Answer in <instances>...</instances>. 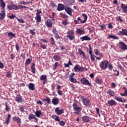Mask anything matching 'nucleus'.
<instances>
[{
	"instance_id": "864d4df0",
	"label": "nucleus",
	"mask_w": 127,
	"mask_h": 127,
	"mask_svg": "<svg viewBox=\"0 0 127 127\" xmlns=\"http://www.w3.org/2000/svg\"><path fill=\"white\" fill-rule=\"evenodd\" d=\"M113 68H114V66H113V64H110L108 65V69L110 71H112Z\"/></svg>"
},
{
	"instance_id": "2f4dec72",
	"label": "nucleus",
	"mask_w": 127,
	"mask_h": 127,
	"mask_svg": "<svg viewBox=\"0 0 127 127\" xmlns=\"http://www.w3.org/2000/svg\"><path fill=\"white\" fill-rule=\"evenodd\" d=\"M24 8H26V6L21 5H16V10H18V9H23Z\"/></svg>"
},
{
	"instance_id": "0e129e2a",
	"label": "nucleus",
	"mask_w": 127,
	"mask_h": 127,
	"mask_svg": "<svg viewBox=\"0 0 127 127\" xmlns=\"http://www.w3.org/2000/svg\"><path fill=\"white\" fill-rule=\"evenodd\" d=\"M54 34L55 36V37H56V38H57L58 39H60V37L59 36V35L58 34H57V33H56V32L54 33Z\"/></svg>"
},
{
	"instance_id": "f704fd0d",
	"label": "nucleus",
	"mask_w": 127,
	"mask_h": 127,
	"mask_svg": "<svg viewBox=\"0 0 127 127\" xmlns=\"http://www.w3.org/2000/svg\"><path fill=\"white\" fill-rule=\"evenodd\" d=\"M11 116V115H10V114H8L7 117L6 119V121L4 123V124H5V125H8L9 124V121L10 120Z\"/></svg>"
},
{
	"instance_id": "774afa93",
	"label": "nucleus",
	"mask_w": 127,
	"mask_h": 127,
	"mask_svg": "<svg viewBox=\"0 0 127 127\" xmlns=\"http://www.w3.org/2000/svg\"><path fill=\"white\" fill-rule=\"evenodd\" d=\"M108 28H110V29H112V28H113V24H112V23H110L109 24H108Z\"/></svg>"
},
{
	"instance_id": "7ed1b4c3",
	"label": "nucleus",
	"mask_w": 127,
	"mask_h": 127,
	"mask_svg": "<svg viewBox=\"0 0 127 127\" xmlns=\"http://www.w3.org/2000/svg\"><path fill=\"white\" fill-rule=\"evenodd\" d=\"M55 112L57 115L60 116V115L64 114V109L61 107H57L55 110Z\"/></svg>"
},
{
	"instance_id": "c756f323",
	"label": "nucleus",
	"mask_w": 127,
	"mask_h": 127,
	"mask_svg": "<svg viewBox=\"0 0 127 127\" xmlns=\"http://www.w3.org/2000/svg\"><path fill=\"white\" fill-rule=\"evenodd\" d=\"M107 94L110 96V97H115V92L111 89H109L107 91Z\"/></svg>"
},
{
	"instance_id": "3c124183",
	"label": "nucleus",
	"mask_w": 127,
	"mask_h": 127,
	"mask_svg": "<svg viewBox=\"0 0 127 127\" xmlns=\"http://www.w3.org/2000/svg\"><path fill=\"white\" fill-rule=\"evenodd\" d=\"M50 4H51V6L53 8H54L56 6V4H55L54 1H50Z\"/></svg>"
},
{
	"instance_id": "ea45409f",
	"label": "nucleus",
	"mask_w": 127,
	"mask_h": 127,
	"mask_svg": "<svg viewBox=\"0 0 127 127\" xmlns=\"http://www.w3.org/2000/svg\"><path fill=\"white\" fill-rule=\"evenodd\" d=\"M62 24H63V25H67L69 24V20H68V19H64L62 21Z\"/></svg>"
},
{
	"instance_id": "2eb2a0df",
	"label": "nucleus",
	"mask_w": 127,
	"mask_h": 127,
	"mask_svg": "<svg viewBox=\"0 0 127 127\" xmlns=\"http://www.w3.org/2000/svg\"><path fill=\"white\" fill-rule=\"evenodd\" d=\"M4 17H5V10H2L0 13V20H3Z\"/></svg>"
},
{
	"instance_id": "39448f33",
	"label": "nucleus",
	"mask_w": 127,
	"mask_h": 127,
	"mask_svg": "<svg viewBox=\"0 0 127 127\" xmlns=\"http://www.w3.org/2000/svg\"><path fill=\"white\" fill-rule=\"evenodd\" d=\"M80 82L83 85H86V86H89V87H91L92 86V84L90 82H89V80L88 79H86L85 77H83L80 79Z\"/></svg>"
},
{
	"instance_id": "8fccbe9b",
	"label": "nucleus",
	"mask_w": 127,
	"mask_h": 127,
	"mask_svg": "<svg viewBox=\"0 0 127 127\" xmlns=\"http://www.w3.org/2000/svg\"><path fill=\"white\" fill-rule=\"evenodd\" d=\"M118 67L119 68V69H120V70L122 71V72H125V68L123 67V66H122L121 64H119Z\"/></svg>"
},
{
	"instance_id": "e2e57ef3",
	"label": "nucleus",
	"mask_w": 127,
	"mask_h": 127,
	"mask_svg": "<svg viewBox=\"0 0 127 127\" xmlns=\"http://www.w3.org/2000/svg\"><path fill=\"white\" fill-rule=\"evenodd\" d=\"M60 125L62 126V127H64L65 126V122L63 121H60Z\"/></svg>"
},
{
	"instance_id": "13d9d810",
	"label": "nucleus",
	"mask_w": 127,
	"mask_h": 127,
	"mask_svg": "<svg viewBox=\"0 0 127 127\" xmlns=\"http://www.w3.org/2000/svg\"><path fill=\"white\" fill-rule=\"evenodd\" d=\"M40 13H42V11L37 9V12L36 13V15H40Z\"/></svg>"
},
{
	"instance_id": "4be33fe9",
	"label": "nucleus",
	"mask_w": 127,
	"mask_h": 127,
	"mask_svg": "<svg viewBox=\"0 0 127 127\" xmlns=\"http://www.w3.org/2000/svg\"><path fill=\"white\" fill-rule=\"evenodd\" d=\"M108 104L109 105V106H116L117 105V102L113 99L109 100L108 101Z\"/></svg>"
},
{
	"instance_id": "aec40b11",
	"label": "nucleus",
	"mask_w": 127,
	"mask_h": 127,
	"mask_svg": "<svg viewBox=\"0 0 127 127\" xmlns=\"http://www.w3.org/2000/svg\"><path fill=\"white\" fill-rule=\"evenodd\" d=\"M121 7L122 8L123 12L127 13V6L126 4L122 3L121 5Z\"/></svg>"
},
{
	"instance_id": "4468645a",
	"label": "nucleus",
	"mask_w": 127,
	"mask_h": 127,
	"mask_svg": "<svg viewBox=\"0 0 127 127\" xmlns=\"http://www.w3.org/2000/svg\"><path fill=\"white\" fill-rule=\"evenodd\" d=\"M81 119L84 123H90V118L87 116H82Z\"/></svg>"
},
{
	"instance_id": "338daca9",
	"label": "nucleus",
	"mask_w": 127,
	"mask_h": 127,
	"mask_svg": "<svg viewBox=\"0 0 127 127\" xmlns=\"http://www.w3.org/2000/svg\"><path fill=\"white\" fill-rule=\"evenodd\" d=\"M25 53H22L20 55V57H22L23 59H25Z\"/></svg>"
},
{
	"instance_id": "f3484780",
	"label": "nucleus",
	"mask_w": 127,
	"mask_h": 127,
	"mask_svg": "<svg viewBox=\"0 0 127 127\" xmlns=\"http://www.w3.org/2000/svg\"><path fill=\"white\" fill-rule=\"evenodd\" d=\"M52 103L53 105H58V104H59V99H58V98L57 97H54L52 99Z\"/></svg>"
},
{
	"instance_id": "a19ab883",
	"label": "nucleus",
	"mask_w": 127,
	"mask_h": 127,
	"mask_svg": "<svg viewBox=\"0 0 127 127\" xmlns=\"http://www.w3.org/2000/svg\"><path fill=\"white\" fill-rule=\"evenodd\" d=\"M115 99L118 102H120L121 103H124V102H125V101H124V100H123L122 97H116Z\"/></svg>"
},
{
	"instance_id": "c85d7f7f",
	"label": "nucleus",
	"mask_w": 127,
	"mask_h": 127,
	"mask_svg": "<svg viewBox=\"0 0 127 127\" xmlns=\"http://www.w3.org/2000/svg\"><path fill=\"white\" fill-rule=\"evenodd\" d=\"M81 16L84 18L83 22H84V23L87 22V20H88V15L86 13H82Z\"/></svg>"
},
{
	"instance_id": "7c9ffc66",
	"label": "nucleus",
	"mask_w": 127,
	"mask_h": 127,
	"mask_svg": "<svg viewBox=\"0 0 127 127\" xmlns=\"http://www.w3.org/2000/svg\"><path fill=\"white\" fill-rule=\"evenodd\" d=\"M35 115L37 118H40V116H42L43 114L41 113V111L37 110L35 113Z\"/></svg>"
},
{
	"instance_id": "a18cd8bd",
	"label": "nucleus",
	"mask_w": 127,
	"mask_h": 127,
	"mask_svg": "<svg viewBox=\"0 0 127 127\" xmlns=\"http://www.w3.org/2000/svg\"><path fill=\"white\" fill-rule=\"evenodd\" d=\"M69 79L71 83H77V79L74 78V77L69 78Z\"/></svg>"
},
{
	"instance_id": "680f3d73",
	"label": "nucleus",
	"mask_w": 127,
	"mask_h": 127,
	"mask_svg": "<svg viewBox=\"0 0 127 127\" xmlns=\"http://www.w3.org/2000/svg\"><path fill=\"white\" fill-rule=\"evenodd\" d=\"M4 67V64L1 62H0V69H2Z\"/></svg>"
},
{
	"instance_id": "72a5a7b5",
	"label": "nucleus",
	"mask_w": 127,
	"mask_h": 127,
	"mask_svg": "<svg viewBox=\"0 0 127 127\" xmlns=\"http://www.w3.org/2000/svg\"><path fill=\"white\" fill-rule=\"evenodd\" d=\"M31 61H32V60H30L29 58L27 59L25 62V66H28L31 63Z\"/></svg>"
},
{
	"instance_id": "4d7b16f0",
	"label": "nucleus",
	"mask_w": 127,
	"mask_h": 127,
	"mask_svg": "<svg viewBox=\"0 0 127 127\" xmlns=\"http://www.w3.org/2000/svg\"><path fill=\"white\" fill-rule=\"evenodd\" d=\"M8 17H9V18H10V19H14V18H15V17H16V16L15 15H14V14H12L11 15H9Z\"/></svg>"
},
{
	"instance_id": "603ef678",
	"label": "nucleus",
	"mask_w": 127,
	"mask_h": 127,
	"mask_svg": "<svg viewBox=\"0 0 127 127\" xmlns=\"http://www.w3.org/2000/svg\"><path fill=\"white\" fill-rule=\"evenodd\" d=\"M99 27H100L99 29L104 30V29H105L106 28V25L102 24L101 25H100Z\"/></svg>"
},
{
	"instance_id": "412c9836",
	"label": "nucleus",
	"mask_w": 127,
	"mask_h": 127,
	"mask_svg": "<svg viewBox=\"0 0 127 127\" xmlns=\"http://www.w3.org/2000/svg\"><path fill=\"white\" fill-rule=\"evenodd\" d=\"M15 101H16L17 103H22V96L19 95L18 96L16 97Z\"/></svg>"
},
{
	"instance_id": "49530a36",
	"label": "nucleus",
	"mask_w": 127,
	"mask_h": 127,
	"mask_svg": "<svg viewBox=\"0 0 127 127\" xmlns=\"http://www.w3.org/2000/svg\"><path fill=\"white\" fill-rule=\"evenodd\" d=\"M5 107L4 110L6 111V112H9V107H8V105H7V102L5 103Z\"/></svg>"
},
{
	"instance_id": "bf43d9fd",
	"label": "nucleus",
	"mask_w": 127,
	"mask_h": 127,
	"mask_svg": "<svg viewBox=\"0 0 127 127\" xmlns=\"http://www.w3.org/2000/svg\"><path fill=\"white\" fill-rule=\"evenodd\" d=\"M90 59L91 62H95V57L94 56V55L90 56Z\"/></svg>"
},
{
	"instance_id": "a211bd4d",
	"label": "nucleus",
	"mask_w": 127,
	"mask_h": 127,
	"mask_svg": "<svg viewBox=\"0 0 127 127\" xmlns=\"http://www.w3.org/2000/svg\"><path fill=\"white\" fill-rule=\"evenodd\" d=\"M64 4L59 3V4H58V7H57V9L58 11H61V10H64Z\"/></svg>"
},
{
	"instance_id": "37998d69",
	"label": "nucleus",
	"mask_w": 127,
	"mask_h": 127,
	"mask_svg": "<svg viewBox=\"0 0 127 127\" xmlns=\"http://www.w3.org/2000/svg\"><path fill=\"white\" fill-rule=\"evenodd\" d=\"M116 20H117V21H120V22L121 23L123 22V18H122V17L121 16L116 17Z\"/></svg>"
},
{
	"instance_id": "dca6fc26",
	"label": "nucleus",
	"mask_w": 127,
	"mask_h": 127,
	"mask_svg": "<svg viewBox=\"0 0 127 127\" xmlns=\"http://www.w3.org/2000/svg\"><path fill=\"white\" fill-rule=\"evenodd\" d=\"M78 53L79 55H82V57H83L84 59H85V60H87V56H86V54H85V53L84 51H82V50L79 49L78 50Z\"/></svg>"
},
{
	"instance_id": "58836bf2",
	"label": "nucleus",
	"mask_w": 127,
	"mask_h": 127,
	"mask_svg": "<svg viewBox=\"0 0 127 127\" xmlns=\"http://www.w3.org/2000/svg\"><path fill=\"white\" fill-rule=\"evenodd\" d=\"M95 82L96 84H102V82H103V80L99 79V78L96 77Z\"/></svg>"
},
{
	"instance_id": "09e8293b",
	"label": "nucleus",
	"mask_w": 127,
	"mask_h": 127,
	"mask_svg": "<svg viewBox=\"0 0 127 127\" xmlns=\"http://www.w3.org/2000/svg\"><path fill=\"white\" fill-rule=\"evenodd\" d=\"M17 20H18V21H19V22H20V23H25V21H24V20H23V19H22V18H21L20 19H18L17 18H16Z\"/></svg>"
},
{
	"instance_id": "f03ea898",
	"label": "nucleus",
	"mask_w": 127,
	"mask_h": 127,
	"mask_svg": "<svg viewBox=\"0 0 127 127\" xmlns=\"http://www.w3.org/2000/svg\"><path fill=\"white\" fill-rule=\"evenodd\" d=\"M108 65L109 62L107 60H104L100 63L99 66L102 70H106L108 68Z\"/></svg>"
},
{
	"instance_id": "6ab92c4d",
	"label": "nucleus",
	"mask_w": 127,
	"mask_h": 127,
	"mask_svg": "<svg viewBox=\"0 0 127 127\" xmlns=\"http://www.w3.org/2000/svg\"><path fill=\"white\" fill-rule=\"evenodd\" d=\"M79 21H80V23H82V24L85 23L84 22V21L81 19V18L80 17H78L77 18V20L74 19L73 22L74 23H75V24H78L79 23Z\"/></svg>"
},
{
	"instance_id": "ddd939ff",
	"label": "nucleus",
	"mask_w": 127,
	"mask_h": 127,
	"mask_svg": "<svg viewBox=\"0 0 127 127\" xmlns=\"http://www.w3.org/2000/svg\"><path fill=\"white\" fill-rule=\"evenodd\" d=\"M64 9L66 12V13H67V14H69V15H70V16H72V9H71V8L68 7V6H66L64 8Z\"/></svg>"
},
{
	"instance_id": "9b49d317",
	"label": "nucleus",
	"mask_w": 127,
	"mask_h": 127,
	"mask_svg": "<svg viewBox=\"0 0 127 127\" xmlns=\"http://www.w3.org/2000/svg\"><path fill=\"white\" fill-rule=\"evenodd\" d=\"M45 24L47 27L50 28V27H52V25H53V23H52V21L50 19H47L45 22Z\"/></svg>"
},
{
	"instance_id": "cd10ccee",
	"label": "nucleus",
	"mask_w": 127,
	"mask_h": 127,
	"mask_svg": "<svg viewBox=\"0 0 127 127\" xmlns=\"http://www.w3.org/2000/svg\"><path fill=\"white\" fill-rule=\"evenodd\" d=\"M123 89L124 90V93H121L120 95L122 96V97H126L127 96V89L125 87H123Z\"/></svg>"
},
{
	"instance_id": "5fc2aeb1",
	"label": "nucleus",
	"mask_w": 127,
	"mask_h": 127,
	"mask_svg": "<svg viewBox=\"0 0 127 127\" xmlns=\"http://www.w3.org/2000/svg\"><path fill=\"white\" fill-rule=\"evenodd\" d=\"M58 66V63H55L54 65H53L54 70H56L57 69V66Z\"/></svg>"
},
{
	"instance_id": "de8ad7c7",
	"label": "nucleus",
	"mask_w": 127,
	"mask_h": 127,
	"mask_svg": "<svg viewBox=\"0 0 127 127\" xmlns=\"http://www.w3.org/2000/svg\"><path fill=\"white\" fill-rule=\"evenodd\" d=\"M109 38H112V39H119V37L116 36L115 35H110L108 36Z\"/></svg>"
},
{
	"instance_id": "473e14b6",
	"label": "nucleus",
	"mask_w": 127,
	"mask_h": 127,
	"mask_svg": "<svg viewBox=\"0 0 127 127\" xmlns=\"http://www.w3.org/2000/svg\"><path fill=\"white\" fill-rule=\"evenodd\" d=\"M31 69L33 74H35V64L32 63V65H31Z\"/></svg>"
},
{
	"instance_id": "c03bdc74",
	"label": "nucleus",
	"mask_w": 127,
	"mask_h": 127,
	"mask_svg": "<svg viewBox=\"0 0 127 127\" xmlns=\"http://www.w3.org/2000/svg\"><path fill=\"white\" fill-rule=\"evenodd\" d=\"M8 37H10L11 38H15V34H13L11 32L8 33Z\"/></svg>"
},
{
	"instance_id": "69168bd1",
	"label": "nucleus",
	"mask_w": 127,
	"mask_h": 127,
	"mask_svg": "<svg viewBox=\"0 0 127 127\" xmlns=\"http://www.w3.org/2000/svg\"><path fill=\"white\" fill-rule=\"evenodd\" d=\"M15 48H16V50H17V52H18V51H19V46L18 45V44H16L15 45Z\"/></svg>"
},
{
	"instance_id": "f8f14e48",
	"label": "nucleus",
	"mask_w": 127,
	"mask_h": 127,
	"mask_svg": "<svg viewBox=\"0 0 127 127\" xmlns=\"http://www.w3.org/2000/svg\"><path fill=\"white\" fill-rule=\"evenodd\" d=\"M7 8L9 9V10H16V5L15 4H11L10 5H8L7 6Z\"/></svg>"
},
{
	"instance_id": "393cba45",
	"label": "nucleus",
	"mask_w": 127,
	"mask_h": 127,
	"mask_svg": "<svg viewBox=\"0 0 127 127\" xmlns=\"http://www.w3.org/2000/svg\"><path fill=\"white\" fill-rule=\"evenodd\" d=\"M28 88L29 90L34 91V90H35V85L33 83H30L28 84Z\"/></svg>"
},
{
	"instance_id": "4c0bfd02",
	"label": "nucleus",
	"mask_w": 127,
	"mask_h": 127,
	"mask_svg": "<svg viewBox=\"0 0 127 127\" xmlns=\"http://www.w3.org/2000/svg\"><path fill=\"white\" fill-rule=\"evenodd\" d=\"M35 20H36L37 22H41V15H36Z\"/></svg>"
},
{
	"instance_id": "b1692460",
	"label": "nucleus",
	"mask_w": 127,
	"mask_h": 127,
	"mask_svg": "<svg viewBox=\"0 0 127 127\" xmlns=\"http://www.w3.org/2000/svg\"><path fill=\"white\" fill-rule=\"evenodd\" d=\"M0 6L2 7L1 8L2 10H5V3L4 2V1H3V0H0Z\"/></svg>"
},
{
	"instance_id": "a878e982",
	"label": "nucleus",
	"mask_w": 127,
	"mask_h": 127,
	"mask_svg": "<svg viewBox=\"0 0 127 127\" xmlns=\"http://www.w3.org/2000/svg\"><path fill=\"white\" fill-rule=\"evenodd\" d=\"M52 119L55 120L56 122H60V117L59 116L53 115H52Z\"/></svg>"
},
{
	"instance_id": "6e6552de",
	"label": "nucleus",
	"mask_w": 127,
	"mask_h": 127,
	"mask_svg": "<svg viewBox=\"0 0 127 127\" xmlns=\"http://www.w3.org/2000/svg\"><path fill=\"white\" fill-rule=\"evenodd\" d=\"M40 80L42 81L43 85H45L47 81V76L46 75H42L40 77Z\"/></svg>"
},
{
	"instance_id": "052dcab7",
	"label": "nucleus",
	"mask_w": 127,
	"mask_h": 127,
	"mask_svg": "<svg viewBox=\"0 0 127 127\" xmlns=\"http://www.w3.org/2000/svg\"><path fill=\"white\" fill-rule=\"evenodd\" d=\"M40 47L41 48H42V49H46V45L41 43Z\"/></svg>"
},
{
	"instance_id": "9d476101",
	"label": "nucleus",
	"mask_w": 127,
	"mask_h": 127,
	"mask_svg": "<svg viewBox=\"0 0 127 127\" xmlns=\"http://www.w3.org/2000/svg\"><path fill=\"white\" fill-rule=\"evenodd\" d=\"M74 32L67 33V35L66 36V37H68L69 40H74V39H75V36H74Z\"/></svg>"
},
{
	"instance_id": "6e6d98bb",
	"label": "nucleus",
	"mask_w": 127,
	"mask_h": 127,
	"mask_svg": "<svg viewBox=\"0 0 127 127\" xmlns=\"http://www.w3.org/2000/svg\"><path fill=\"white\" fill-rule=\"evenodd\" d=\"M62 17L64 19H67V18H68V17H69V16L66 14H63Z\"/></svg>"
},
{
	"instance_id": "bb28decb",
	"label": "nucleus",
	"mask_w": 127,
	"mask_h": 127,
	"mask_svg": "<svg viewBox=\"0 0 127 127\" xmlns=\"http://www.w3.org/2000/svg\"><path fill=\"white\" fill-rule=\"evenodd\" d=\"M80 40L81 41H84V40L88 41L91 40V38L89 37L88 36H84L80 38Z\"/></svg>"
},
{
	"instance_id": "5701e85b",
	"label": "nucleus",
	"mask_w": 127,
	"mask_h": 127,
	"mask_svg": "<svg viewBox=\"0 0 127 127\" xmlns=\"http://www.w3.org/2000/svg\"><path fill=\"white\" fill-rule=\"evenodd\" d=\"M12 120L14 122H16L18 124H21V119L18 117H12Z\"/></svg>"
},
{
	"instance_id": "1a4fd4ad",
	"label": "nucleus",
	"mask_w": 127,
	"mask_h": 127,
	"mask_svg": "<svg viewBox=\"0 0 127 127\" xmlns=\"http://www.w3.org/2000/svg\"><path fill=\"white\" fill-rule=\"evenodd\" d=\"M120 48L122 50H127V45L123 42L119 43Z\"/></svg>"
},
{
	"instance_id": "20e7f679",
	"label": "nucleus",
	"mask_w": 127,
	"mask_h": 127,
	"mask_svg": "<svg viewBox=\"0 0 127 127\" xmlns=\"http://www.w3.org/2000/svg\"><path fill=\"white\" fill-rule=\"evenodd\" d=\"M72 107L73 108V111L75 112H77V113H80L81 111H82V108L78 105L77 103H74L72 105Z\"/></svg>"
},
{
	"instance_id": "f257e3e1",
	"label": "nucleus",
	"mask_w": 127,
	"mask_h": 127,
	"mask_svg": "<svg viewBox=\"0 0 127 127\" xmlns=\"http://www.w3.org/2000/svg\"><path fill=\"white\" fill-rule=\"evenodd\" d=\"M80 99L84 106L88 107L90 105V104L91 103V101L88 97H86V96H81L80 97Z\"/></svg>"
},
{
	"instance_id": "0eeeda50",
	"label": "nucleus",
	"mask_w": 127,
	"mask_h": 127,
	"mask_svg": "<svg viewBox=\"0 0 127 127\" xmlns=\"http://www.w3.org/2000/svg\"><path fill=\"white\" fill-rule=\"evenodd\" d=\"M28 120L29 121H31L32 120H35V121H34L35 123H38V119L36 118V117H35V116L33 114H30V115H29Z\"/></svg>"
},
{
	"instance_id": "e433bc0d",
	"label": "nucleus",
	"mask_w": 127,
	"mask_h": 127,
	"mask_svg": "<svg viewBox=\"0 0 127 127\" xmlns=\"http://www.w3.org/2000/svg\"><path fill=\"white\" fill-rule=\"evenodd\" d=\"M70 65H73L72 63H71V60L70 59H69V61H68L67 64H65V63L64 64V66L65 68H68L69 67V66H70Z\"/></svg>"
},
{
	"instance_id": "79ce46f5",
	"label": "nucleus",
	"mask_w": 127,
	"mask_h": 127,
	"mask_svg": "<svg viewBox=\"0 0 127 127\" xmlns=\"http://www.w3.org/2000/svg\"><path fill=\"white\" fill-rule=\"evenodd\" d=\"M44 101H45V102H47L48 105H49L51 103V99H50V98L47 97L46 99H44Z\"/></svg>"
},
{
	"instance_id": "c9c22d12",
	"label": "nucleus",
	"mask_w": 127,
	"mask_h": 127,
	"mask_svg": "<svg viewBox=\"0 0 127 127\" xmlns=\"http://www.w3.org/2000/svg\"><path fill=\"white\" fill-rule=\"evenodd\" d=\"M53 59L55 60V61H59L61 59V58L60 57V56L58 55H55L53 57Z\"/></svg>"
},
{
	"instance_id": "423d86ee",
	"label": "nucleus",
	"mask_w": 127,
	"mask_h": 127,
	"mask_svg": "<svg viewBox=\"0 0 127 127\" xmlns=\"http://www.w3.org/2000/svg\"><path fill=\"white\" fill-rule=\"evenodd\" d=\"M84 68L80 66L79 64H76L75 66L73 68V70L75 72H83L84 71Z\"/></svg>"
}]
</instances>
